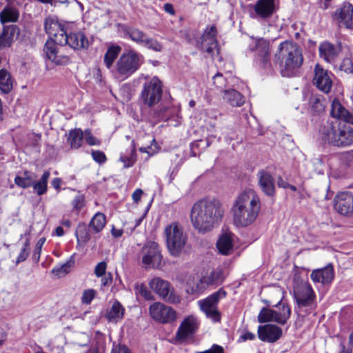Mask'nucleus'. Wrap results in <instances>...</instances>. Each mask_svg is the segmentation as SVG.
Segmentation results:
<instances>
[{"instance_id": "obj_1", "label": "nucleus", "mask_w": 353, "mask_h": 353, "mask_svg": "<svg viewBox=\"0 0 353 353\" xmlns=\"http://www.w3.org/2000/svg\"><path fill=\"white\" fill-rule=\"evenodd\" d=\"M225 209L220 200L205 198L197 201L192 207L190 221L200 234L211 232L223 220Z\"/></svg>"}, {"instance_id": "obj_2", "label": "nucleus", "mask_w": 353, "mask_h": 353, "mask_svg": "<svg viewBox=\"0 0 353 353\" xmlns=\"http://www.w3.org/2000/svg\"><path fill=\"white\" fill-rule=\"evenodd\" d=\"M261 208V199L257 192L246 189L234 199L230 208L232 223L237 228H247L256 221Z\"/></svg>"}, {"instance_id": "obj_3", "label": "nucleus", "mask_w": 353, "mask_h": 353, "mask_svg": "<svg viewBox=\"0 0 353 353\" xmlns=\"http://www.w3.org/2000/svg\"><path fill=\"white\" fill-rule=\"evenodd\" d=\"M273 62L283 77H290L303 65V50L296 42L285 40L278 46Z\"/></svg>"}, {"instance_id": "obj_4", "label": "nucleus", "mask_w": 353, "mask_h": 353, "mask_svg": "<svg viewBox=\"0 0 353 353\" xmlns=\"http://www.w3.org/2000/svg\"><path fill=\"white\" fill-rule=\"evenodd\" d=\"M143 62V55L135 50H129L120 56L112 74L119 81H125L136 72Z\"/></svg>"}, {"instance_id": "obj_5", "label": "nucleus", "mask_w": 353, "mask_h": 353, "mask_svg": "<svg viewBox=\"0 0 353 353\" xmlns=\"http://www.w3.org/2000/svg\"><path fill=\"white\" fill-rule=\"evenodd\" d=\"M322 138L335 146H349L353 143V128L346 125L339 127L327 123L322 130Z\"/></svg>"}, {"instance_id": "obj_6", "label": "nucleus", "mask_w": 353, "mask_h": 353, "mask_svg": "<svg viewBox=\"0 0 353 353\" xmlns=\"http://www.w3.org/2000/svg\"><path fill=\"white\" fill-rule=\"evenodd\" d=\"M294 296L296 302L295 310L299 316H305L316 308V295L308 283L297 285L294 290Z\"/></svg>"}, {"instance_id": "obj_7", "label": "nucleus", "mask_w": 353, "mask_h": 353, "mask_svg": "<svg viewBox=\"0 0 353 353\" xmlns=\"http://www.w3.org/2000/svg\"><path fill=\"white\" fill-rule=\"evenodd\" d=\"M166 244L170 254L178 256L184 248L188 237L183 227L177 222H173L165 228Z\"/></svg>"}, {"instance_id": "obj_8", "label": "nucleus", "mask_w": 353, "mask_h": 353, "mask_svg": "<svg viewBox=\"0 0 353 353\" xmlns=\"http://www.w3.org/2000/svg\"><path fill=\"white\" fill-rule=\"evenodd\" d=\"M162 83L157 77L147 79L143 84L140 99L143 103L152 108L161 100L163 94Z\"/></svg>"}, {"instance_id": "obj_9", "label": "nucleus", "mask_w": 353, "mask_h": 353, "mask_svg": "<svg viewBox=\"0 0 353 353\" xmlns=\"http://www.w3.org/2000/svg\"><path fill=\"white\" fill-rule=\"evenodd\" d=\"M274 306L276 310L263 307L258 315V321L261 323L272 321L281 325L285 324L291 314L289 305L280 300Z\"/></svg>"}, {"instance_id": "obj_10", "label": "nucleus", "mask_w": 353, "mask_h": 353, "mask_svg": "<svg viewBox=\"0 0 353 353\" xmlns=\"http://www.w3.org/2000/svg\"><path fill=\"white\" fill-rule=\"evenodd\" d=\"M250 17L257 21H267L276 12L278 6L276 0H256L249 5Z\"/></svg>"}, {"instance_id": "obj_11", "label": "nucleus", "mask_w": 353, "mask_h": 353, "mask_svg": "<svg viewBox=\"0 0 353 353\" xmlns=\"http://www.w3.org/2000/svg\"><path fill=\"white\" fill-rule=\"evenodd\" d=\"M148 285L165 301L173 304L180 303V296L175 292L168 281L160 277H154L149 281Z\"/></svg>"}, {"instance_id": "obj_12", "label": "nucleus", "mask_w": 353, "mask_h": 353, "mask_svg": "<svg viewBox=\"0 0 353 353\" xmlns=\"http://www.w3.org/2000/svg\"><path fill=\"white\" fill-rule=\"evenodd\" d=\"M226 294L227 292L221 288L207 298L198 301L200 309L205 314L207 317L211 319L214 322H218L221 319L217 305L219 300L225 298Z\"/></svg>"}, {"instance_id": "obj_13", "label": "nucleus", "mask_w": 353, "mask_h": 353, "mask_svg": "<svg viewBox=\"0 0 353 353\" xmlns=\"http://www.w3.org/2000/svg\"><path fill=\"white\" fill-rule=\"evenodd\" d=\"M141 263L145 269H160L163 256L159 245L154 241L147 243L141 250Z\"/></svg>"}, {"instance_id": "obj_14", "label": "nucleus", "mask_w": 353, "mask_h": 353, "mask_svg": "<svg viewBox=\"0 0 353 353\" xmlns=\"http://www.w3.org/2000/svg\"><path fill=\"white\" fill-rule=\"evenodd\" d=\"M149 312L153 320L161 323H172L177 319V313L172 307L160 302L152 303Z\"/></svg>"}, {"instance_id": "obj_15", "label": "nucleus", "mask_w": 353, "mask_h": 353, "mask_svg": "<svg viewBox=\"0 0 353 353\" xmlns=\"http://www.w3.org/2000/svg\"><path fill=\"white\" fill-rule=\"evenodd\" d=\"M250 49L256 52L255 61L262 68H266L270 65V43L263 38H252Z\"/></svg>"}, {"instance_id": "obj_16", "label": "nucleus", "mask_w": 353, "mask_h": 353, "mask_svg": "<svg viewBox=\"0 0 353 353\" xmlns=\"http://www.w3.org/2000/svg\"><path fill=\"white\" fill-rule=\"evenodd\" d=\"M63 46L52 38L47 40L43 48L46 58L57 65H65L69 63V57L62 52Z\"/></svg>"}, {"instance_id": "obj_17", "label": "nucleus", "mask_w": 353, "mask_h": 353, "mask_svg": "<svg viewBox=\"0 0 353 353\" xmlns=\"http://www.w3.org/2000/svg\"><path fill=\"white\" fill-rule=\"evenodd\" d=\"M225 279L221 268H216L201 276L196 285L195 292H202L209 287L216 288L221 285Z\"/></svg>"}, {"instance_id": "obj_18", "label": "nucleus", "mask_w": 353, "mask_h": 353, "mask_svg": "<svg viewBox=\"0 0 353 353\" xmlns=\"http://www.w3.org/2000/svg\"><path fill=\"white\" fill-rule=\"evenodd\" d=\"M333 77L334 75L332 72H328L320 65L316 64L314 68L313 83L319 90L327 94L330 92L332 87Z\"/></svg>"}, {"instance_id": "obj_19", "label": "nucleus", "mask_w": 353, "mask_h": 353, "mask_svg": "<svg viewBox=\"0 0 353 353\" xmlns=\"http://www.w3.org/2000/svg\"><path fill=\"white\" fill-rule=\"evenodd\" d=\"M334 206L340 214L353 216V193L350 192L338 193L334 199Z\"/></svg>"}, {"instance_id": "obj_20", "label": "nucleus", "mask_w": 353, "mask_h": 353, "mask_svg": "<svg viewBox=\"0 0 353 353\" xmlns=\"http://www.w3.org/2000/svg\"><path fill=\"white\" fill-rule=\"evenodd\" d=\"M45 30L50 39H53L58 43L63 42V37L66 32L63 26L53 17H48L45 20Z\"/></svg>"}, {"instance_id": "obj_21", "label": "nucleus", "mask_w": 353, "mask_h": 353, "mask_svg": "<svg viewBox=\"0 0 353 353\" xmlns=\"http://www.w3.org/2000/svg\"><path fill=\"white\" fill-rule=\"evenodd\" d=\"M199 326L198 319L194 315L187 316L179 325L176 332L178 340L183 341L193 335Z\"/></svg>"}, {"instance_id": "obj_22", "label": "nucleus", "mask_w": 353, "mask_h": 353, "mask_svg": "<svg viewBox=\"0 0 353 353\" xmlns=\"http://www.w3.org/2000/svg\"><path fill=\"white\" fill-rule=\"evenodd\" d=\"M216 28L214 26L207 28L201 38V48L212 54L215 50L219 52L216 41Z\"/></svg>"}, {"instance_id": "obj_23", "label": "nucleus", "mask_w": 353, "mask_h": 353, "mask_svg": "<svg viewBox=\"0 0 353 353\" xmlns=\"http://www.w3.org/2000/svg\"><path fill=\"white\" fill-rule=\"evenodd\" d=\"M68 45L71 48L77 50L85 49L89 46V41L82 32H65L63 42L60 46Z\"/></svg>"}, {"instance_id": "obj_24", "label": "nucleus", "mask_w": 353, "mask_h": 353, "mask_svg": "<svg viewBox=\"0 0 353 353\" xmlns=\"http://www.w3.org/2000/svg\"><path fill=\"white\" fill-rule=\"evenodd\" d=\"M257 332L259 339L268 343H274L282 336L281 328L273 324L259 326Z\"/></svg>"}, {"instance_id": "obj_25", "label": "nucleus", "mask_w": 353, "mask_h": 353, "mask_svg": "<svg viewBox=\"0 0 353 353\" xmlns=\"http://www.w3.org/2000/svg\"><path fill=\"white\" fill-rule=\"evenodd\" d=\"M258 184L261 191L268 196L275 194L274 179L271 173L265 170H261L257 173Z\"/></svg>"}, {"instance_id": "obj_26", "label": "nucleus", "mask_w": 353, "mask_h": 353, "mask_svg": "<svg viewBox=\"0 0 353 353\" xmlns=\"http://www.w3.org/2000/svg\"><path fill=\"white\" fill-rule=\"evenodd\" d=\"M319 54L325 61L333 63L341 52L340 45H334L330 42L321 43L319 46Z\"/></svg>"}, {"instance_id": "obj_27", "label": "nucleus", "mask_w": 353, "mask_h": 353, "mask_svg": "<svg viewBox=\"0 0 353 353\" xmlns=\"http://www.w3.org/2000/svg\"><path fill=\"white\" fill-rule=\"evenodd\" d=\"M335 17L339 26H344L347 28H353V6L352 4L345 3L336 12Z\"/></svg>"}, {"instance_id": "obj_28", "label": "nucleus", "mask_w": 353, "mask_h": 353, "mask_svg": "<svg viewBox=\"0 0 353 353\" xmlns=\"http://www.w3.org/2000/svg\"><path fill=\"white\" fill-rule=\"evenodd\" d=\"M334 276V268L328 265L321 269H316L312 272L310 277L314 283H321L323 285L330 283Z\"/></svg>"}, {"instance_id": "obj_29", "label": "nucleus", "mask_w": 353, "mask_h": 353, "mask_svg": "<svg viewBox=\"0 0 353 353\" xmlns=\"http://www.w3.org/2000/svg\"><path fill=\"white\" fill-rule=\"evenodd\" d=\"M330 114L334 118L353 125V115L336 99L332 102Z\"/></svg>"}, {"instance_id": "obj_30", "label": "nucleus", "mask_w": 353, "mask_h": 353, "mask_svg": "<svg viewBox=\"0 0 353 353\" xmlns=\"http://www.w3.org/2000/svg\"><path fill=\"white\" fill-rule=\"evenodd\" d=\"M234 235L231 232L222 234L216 242L219 252L223 255H230L233 252Z\"/></svg>"}, {"instance_id": "obj_31", "label": "nucleus", "mask_w": 353, "mask_h": 353, "mask_svg": "<svg viewBox=\"0 0 353 353\" xmlns=\"http://www.w3.org/2000/svg\"><path fill=\"white\" fill-rule=\"evenodd\" d=\"M18 34L19 28L17 26H5L0 34V48L10 46Z\"/></svg>"}, {"instance_id": "obj_32", "label": "nucleus", "mask_w": 353, "mask_h": 353, "mask_svg": "<svg viewBox=\"0 0 353 353\" xmlns=\"http://www.w3.org/2000/svg\"><path fill=\"white\" fill-rule=\"evenodd\" d=\"M125 38H129L136 43L143 45L146 34L142 30L137 28L128 26H123L121 28Z\"/></svg>"}, {"instance_id": "obj_33", "label": "nucleus", "mask_w": 353, "mask_h": 353, "mask_svg": "<svg viewBox=\"0 0 353 353\" xmlns=\"http://www.w3.org/2000/svg\"><path fill=\"white\" fill-rule=\"evenodd\" d=\"M124 313L125 309L122 305L118 301H114L108 310L105 317L109 322L117 323L123 319Z\"/></svg>"}, {"instance_id": "obj_34", "label": "nucleus", "mask_w": 353, "mask_h": 353, "mask_svg": "<svg viewBox=\"0 0 353 353\" xmlns=\"http://www.w3.org/2000/svg\"><path fill=\"white\" fill-rule=\"evenodd\" d=\"M223 100L232 106L240 107L245 102L243 96L234 89L223 90Z\"/></svg>"}, {"instance_id": "obj_35", "label": "nucleus", "mask_w": 353, "mask_h": 353, "mask_svg": "<svg viewBox=\"0 0 353 353\" xmlns=\"http://www.w3.org/2000/svg\"><path fill=\"white\" fill-rule=\"evenodd\" d=\"M19 17V10L10 6H6L0 12V22L2 24L6 23H14L17 22Z\"/></svg>"}, {"instance_id": "obj_36", "label": "nucleus", "mask_w": 353, "mask_h": 353, "mask_svg": "<svg viewBox=\"0 0 353 353\" xmlns=\"http://www.w3.org/2000/svg\"><path fill=\"white\" fill-rule=\"evenodd\" d=\"M13 87V79L6 69L0 70V90L3 94L9 93Z\"/></svg>"}, {"instance_id": "obj_37", "label": "nucleus", "mask_w": 353, "mask_h": 353, "mask_svg": "<svg viewBox=\"0 0 353 353\" xmlns=\"http://www.w3.org/2000/svg\"><path fill=\"white\" fill-rule=\"evenodd\" d=\"M37 175L29 171H25L22 176H17L14 178V183L21 188H28L31 187L36 180Z\"/></svg>"}, {"instance_id": "obj_38", "label": "nucleus", "mask_w": 353, "mask_h": 353, "mask_svg": "<svg viewBox=\"0 0 353 353\" xmlns=\"http://www.w3.org/2000/svg\"><path fill=\"white\" fill-rule=\"evenodd\" d=\"M50 176V172L45 171L42 174L41 179L37 182H36L35 180L34 181V183L32 185V186L33 187L37 195H43L47 192L48 181Z\"/></svg>"}, {"instance_id": "obj_39", "label": "nucleus", "mask_w": 353, "mask_h": 353, "mask_svg": "<svg viewBox=\"0 0 353 353\" xmlns=\"http://www.w3.org/2000/svg\"><path fill=\"white\" fill-rule=\"evenodd\" d=\"M121 50V48L119 46H112L108 48L104 54L103 61L105 66L110 69Z\"/></svg>"}, {"instance_id": "obj_40", "label": "nucleus", "mask_w": 353, "mask_h": 353, "mask_svg": "<svg viewBox=\"0 0 353 353\" xmlns=\"http://www.w3.org/2000/svg\"><path fill=\"white\" fill-rule=\"evenodd\" d=\"M84 133L81 129H74L69 132L68 141L72 148H80L83 143Z\"/></svg>"}, {"instance_id": "obj_41", "label": "nucleus", "mask_w": 353, "mask_h": 353, "mask_svg": "<svg viewBox=\"0 0 353 353\" xmlns=\"http://www.w3.org/2000/svg\"><path fill=\"white\" fill-rule=\"evenodd\" d=\"M106 223L105 216L103 213L97 212L92 218L90 222V227L95 233L100 232L105 227Z\"/></svg>"}, {"instance_id": "obj_42", "label": "nucleus", "mask_w": 353, "mask_h": 353, "mask_svg": "<svg viewBox=\"0 0 353 353\" xmlns=\"http://www.w3.org/2000/svg\"><path fill=\"white\" fill-rule=\"evenodd\" d=\"M135 160V149L133 147L121 154L120 161L123 163V167L125 168L132 167Z\"/></svg>"}, {"instance_id": "obj_43", "label": "nucleus", "mask_w": 353, "mask_h": 353, "mask_svg": "<svg viewBox=\"0 0 353 353\" xmlns=\"http://www.w3.org/2000/svg\"><path fill=\"white\" fill-rule=\"evenodd\" d=\"M75 235L79 245L85 244L90 239L89 230L84 224L78 225Z\"/></svg>"}, {"instance_id": "obj_44", "label": "nucleus", "mask_w": 353, "mask_h": 353, "mask_svg": "<svg viewBox=\"0 0 353 353\" xmlns=\"http://www.w3.org/2000/svg\"><path fill=\"white\" fill-rule=\"evenodd\" d=\"M30 240L29 239H27L24 244L23 245L22 248H21L20 252L17 257L16 265H18L19 263L23 262L26 260V259L30 254Z\"/></svg>"}, {"instance_id": "obj_45", "label": "nucleus", "mask_w": 353, "mask_h": 353, "mask_svg": "<svg viewBox=\"0 0 353 353\" xmlns=\"http://www.w3.org/2000/svg\"><path fill=\"white\" fill-rule=\"evenodd\" d=\"M71 205L73 211L79 213L85 205V196L83 194H78L72 201Z\"/></svg>"}, {"instance_id": "obj_46", "label": "nucleus", "mask_w": 353, "mask_h": 353, "mask_svg": "<svg viewBox=\"0 0 353 353\" xmlns=\"http://www.w3.org/2000/svg\"><path fill=\"white\" fill-rule=\"evenodd\" d=\"M142 46L155 52H161L163 49L162 45L158 41L147 37Z\"/></svg>"}, {"instance_id": "obj_47", "label": "nucleus", "mask_w": 353, "mask_h": 353, "mask_svg": "<svg viewBox=\"0 0 353 353\" xmlns=\"http://www.w3.org/2000/svg\"><path fill=\"white\" fill-rule=\"evenodd\" d=\"M135 293L144 297L146 300L153 299V296L150 291H149L145 285L143 283L136 284L134 285Z\"/></svg>"}, {"instance_id": "obj_48", "label": "nucleus", "mask_w": 353, "mask_h": 353, "mask_svg": "<svg viewBox=\"0 0 353 353\" xmlns=\"http://www.w3.org/2000/svg\"><path fill=\"white\" fill-rule=\"evenodd\" d=\"M310 105L314 112L320 113L324 110V105L323 103L319 98L316 97H310Z\"/></svg>"}, {"instance_id": "obj_49", "label": "nucleus", "mask_w": 353, "mask_h": 353, "mask_svg": "<svg viewBox=\"0 0 353 353\" xmlns=\"http://www.w3.org/2000/svg\"><path fill=\"white\" fill-rule=\"evenodd\" d=\"M339 69L347 74L353 75V61L350 58L344 59L339 66Z\"/></svg>"}, {"instance_id": "obj_50", "label": "nucleus", "mask_w": 353, "mask_h": 353, "mask_svg": "<svg viewBox=\"0 0 353 353\" xmlns=\"http://www.w3.org/2000/svg\"><path fill=\"white\" fill-rule=\"evenodd\" d=\"M213 83L217 88L220 89L223 92V90H225L224 88L226 87L227 81L223 77L222 74L218 72L213 77Z\"/></svg>"}, {"instance_id": "obj_51", "label": "nucleus", "mask_w": 353, "mask_h": 353, "mask_svg": "<svg viewBox=\"0 0 353 353\" xmlns=\"http://www.w3.org/2000/svg\"><path fill=\"white\" fill-rule=\"evenodd\" d=\"M96 291L88 289L83 291L81 296V302L84 304H90L96 295Z\"/></svg>"}, {"instance_id": "obj_52", "label": "nucleus", "mask_w": 353, "mask_h": 353, "mask_svg": "<svg viewBox=\"0 0 353 353\" xmlns=\"http://www.w3.org/2000/svg\"><path fill=\"white\" fill-rule=\"evenodd\" d=\"M84 137L85 141L90 145H99L101 144L100 140L94 137L89 129L84 131Z\"/></svg>"}, {"instance_id": "obj_53", "label": "nucleus", "mask_w": 353, "mask_h": 353, "mask_svg": "<svg viewBox=\"0 0 353 353\" xmlns=\"http://www.w3.org/2000/svg\"><path fill=\"white\" fill-rule=\"evenodd\" d=\"M314 172L319 174H323L324 172V164L321 159L314 158L312 161Z\"/></svg>"}, {"instance_id": "obj_54", "label": "nucleus", "mask_w": 353, "mask_h": 353, "mask_svg": "<svg viewBox=\"0 0 353 353\" xmlns=\"http://www.w3.org/2000/svg\"><path fill=\"white\" fill-rule=\"evenodd\" d=\"M91 155L92 159L99 164L104 163L107 160L106 156L104 154V152L100 150H92L91 152Z\"/></svg>"}, {"instance_id": "obj_55", "label": "nucleus", "mask_w": 353, "mask_h": 353, "mask_svg": "<svg viewBox=\"0 0 353 353\" xmlns=\"http://www.w3.org/2000/svg\"><path fill=\"white\" fill-rule=\"evenodd\" d=\"M107 263L105 261L99 263L94 268V274L97 277H101L103 275L107 274Z\"/></svg>"}, {"instance_id": "obj_56", "label": "nucleus", "mask_w": 353, "mask_h": 353, "mask_svg": "<svg viewBox=\"0 0 353 353\" xmlns=\"http://www.w3.org/2000/svg\"><path fill=\"white\" fill-rule=\"evenodd\" d=\"M152 143L149 147H141L139 148V151L143 153H147L150 156L153 155L154 153L157 152V143L155 141V139H153L152 141Z\"/></svg>"}, {"instance_id": "obj_57", "label": "nucleus", "mask_w": 353, "mask_h": 353, "mask_svg": "<svg viewBox=\"0 0 353 353\" xmlns=\"http://www.w3.org/2000/svg\"><path fill=\"white\" fill-rule=\"evenodd\" d=\"M255 338L256 336L254 334L249 331H245L240 335L237 341L238 343H243L246 341H253Z\"/></svg>"}, {"instance_id": "obj_58", "label": "nucleus", "mask_w": 353, "mask_h": 353, "mask_svg": "<svg viewBox=\"0 0 353 353\" xmlns=\"http://www.w3.org/2000/svg\"><path fill=\"white\" fill-rule=\"evenodd\" d=\"M195 353H224V349L222 346L214 344L210 349L203 352H196Z\"/></svg>"}, {"instance_id": "obj_59", "label": "nucleus", "mask_w": 353, "mask_h": 353, "mask_svg": "<svg viewBox=\"0 0 353 353\" xmlns=\"http://www.w3.org/2000/svg\"><path fill=\"white\" fill-rule=\"evenodd\" d=\"M70 263L68 262L57 269H53L52 272H56L59 276H61L62 274H65L68 273V269L70 268Z\"/></svg>"}, {"instance_id": "obj_60", "label": "nucleus", "mask_w": 353, "mask_h": 353, "mask_svg": "<svg viewBox=\"0 0 353 353\" xmlns=\"http://www.w3.org/2000/svg\"><path fill=\"white\" fill-rule=\"evenodd\" d=\"M111 353H131L130 350L125 345L114 346Z\"/></svg>"}, {"instance_id": "obj_61", "label": "nucleus", "mask_w": 353, "mask_h": 353, "mask_svg": "<svg viewBox=\"0 0 353 353\" xmlns=\"http://www.w3.org/2000/svg\"><path fill=\"white\" fill-rule=\"evenodd\" d=\"M102 279H101V285L102 286H108V285H110L112 282V274L108 272L104 275H103V276H101Z\"/></svg>"}, {"instance_id": "obj_62", "label": "nucleus", "mask_w": 353, "mask_h": 353, "mask_svg": "<svg viewBox=\"0 0 353 353\" xmlns=\"http://www.w3.org/2000/svg\"><path fill=\"white\" fill-rule=\"evenodd\" d=\"M343 161L347 166H353V152H348L343 155Z\"/></svg>"}, {"instance_id": "obj_63", "label": "nucleus", "mask_w": 353, "mask_h": 353, "mask_svg": "<svg viewBox=\"0 0 353 353\" xmlns=\"http://www.w3.org/2000/svg\"><path fill=\"white\" fill-rule=\"evenodd\" d=\"M41 249L42 248L41 247H38L36 245L34 247L32 258L33 261H34L35 263H38L39 261Z\"/></svg>"}, {"instance_id": "obj_64", "label": "nucleus", "mask_w": 353, "mask_h": 353, "mask_svg": "<svg viewBox=\"0 0 353 353\" xmlns=\"http://www.w3.org/2000/svg\"><path fill=\"white\" fill-rule=\"evenodd\" d=\"M143 194L141 189H137L132 194V198L135 203H138Z\"/></svg>"}]
</instances>
